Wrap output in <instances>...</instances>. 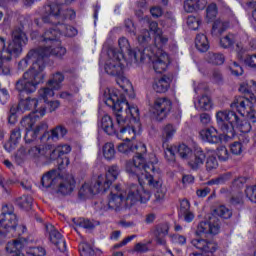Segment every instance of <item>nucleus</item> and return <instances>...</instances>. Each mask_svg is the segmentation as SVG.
<instances>
[{
    "label": "nucleus",
    "instance_id": "ea45409f",
    "mask_svg": "<svg viewBox=\"0 0 256 256\" xmlns=\"http://www.w3.org/2000/svg\"><path fill=\"white\" fill-rule=\"evenodd\" d=\"M116 83L126 93H131V91H133V85L131 84V81H129V79H127L125 76H118Z\"/></svg>",
    "mask_w": 256,
    "mask_h": 256
},
{
    "label": "nucleus",
    "instance_id": "9d476101",
    "mask_svg": "<svg viewBox=\"0 0 256 256\" xmlns=\"http://www.w3.org/2000/svg\"><path fill=\"white\" fill-rule=\"evenodd\" d=\"M119 153H124V155H131L134 153L133 160L127 161V163H135L139 165V159L137 157H141L143 161V167H149L148 165H155L157 163V158L154 154L147 153V146L143 144V142H138L135 145L127 144L122 142L118 145Z\"/></svg>",
    "mask_w": 256,
    "mask_h": 256
},
{
    "label": "nucleus",
    "instance_id": "aec40b11",
    "mask_svg": "<svg viewBox=\"0 0 256 256\" xmlns=\"http://www.w3.org/2000/svg\"><path fill=\"white\" fill-rule=\"evenodd\" d=\"M199 137L205 143H211L212 145H216L223 141L225 135L219 133V131L215 127L211 126L200 130Z\"/></svg>",
    "mask_w": 256,
    "mask_h": 256
},
{
    "label": "nucleus",
    "instance_id": "423d86ee",
    "mask_svg": "<svg viewBox=\"0 0 256 256\" xmlns=\"http://www.w3.org/2000/svg\"><path fill=\"white\" fill-rule=\"evenodd\" d=\"M231 215H233V213L229 210V208L225 206H219L213 211L212 214L207 216L206 221L200 222L198 224L196 234L200 237L218 235L219 231H221V224L217 216L221 217L222 219H231Z\"/></svg>",
    "mask_w": 256,
    "mask_h": 256
},
{
    "label": "nucleus",
    "instance_id": "a19ab883",
    "mask_svg": "<svg viewBox=\"0 0 256 256\" xmlns=\"http://www.w3.org/2000/svg\"><path fill=\"white\" fill-rule=\"evenodd\" d=\"M55 89H53L52 87L49 88V87H44V88H41L39 91H38V95L40 97V99H43V103H47V101H49V99H51L52 97H55Z\"/></svg>",
    "mask_w": 256,
    "mask_h": 256
},
{
    "label": "nucleus",
    "instance_id": "1a4fd4ad",
    "mask_svg": "<svg viewBox=\"0 0 256 256\" xmlns=\"http://www.w3.org/2000/svg\"><path fill=\"white\" fill-rule=\"evenodd\" d=\"M41 42L44 43V47L39 48L37 51L42 61L45 57H50V55L61 59L67 53V49L61 45L59 34H53V30H46L41 37Z\"/></svg>",
    "mask_w": 256,
    "mask_h": 256
},
{
    "label": "nucleus",
    "instance_id": "a18cd8bd",
    "mask_svg": "<svg viewBox=\"0 0 256 256\" xmlns=\"http://www.w3.org/2000/svg\"><path fill=\"white\" fill-rule=\"evenodd\" d=\"M17 205L18 207H21V209L29 210L31 209V206L33 205V197L31 196H22L17 199Z\"/></svg>",
    "mask_w": 256,
    "mask_h": 256
},
{
    "label": "nucleus",
    "instance_id": "3c124183",
    "mask_svg": "<svg viewBox=\"0 0 256 256\" xmlns=\"http://www.w3.org/2000/svg\"><path fill=\"white\" fill-rule=\"evenodd\" d=\"M80 256H95V250L87 242H82L79 245Z\"/></svg>",
    "mask_w": 256,
    "mask_h": 256
},
{
    "label": "nucleus",
    "instance_id": "4c0bfd02",
    "mask_svg": "<svg viewBox=\"0 0 256 256\" xmlns=\"http://www.w3.org/2000/svg\"><path fill=\"white\" fill-rule=\"evenodd\" d=\"M63 81H65V76L58 72L48 81V86L54 89V91H59L63 87Z\"/></svg>",
    "mask_w": 256,
    "mask_h": 256
},
{
    "label": "nucleus",
    "instance_id": "69168bd1",
    "mask_svg": "<svg viewBox=\"0 0 256 256\" xmlns=\"http://www.w3.org/2000/svg\"><path fill=\"white\" fill-rule=\"evenodd\" d=\"M230 203L231 205H243V203H245V198L243 197V193H238L232 196Z\"/></svg>",
    "mask_w": 256,
    "mask_h": 256
},
{
    "label": "nucleus",
    "instance_id": "de8ad7c7",
    "mask_svg": "<svg viewBox=\"0 0 256 256\" xmlns=\"http://www.w3.org/2000/svg\"><path fill=\"white\" fill-rule=\"evenodd\" d=\"M208 61L212 63V65H223V63H225V56H223V54L209 52Z\"/></svg>",
    "mask_w": 256,
    "mask_h": 256
},
{
    "label": "nucleus",
    "instance_id": "09e8293b",
    "mask_svg": "<svg viewBox=\"0 0 256 256\" xmlns=\"http://www.w3.org/2000/svg\"><path fill=\"white\" fill-rule=\"evenodd\" d=\"M203 21L201 20V17L199 16H189L187 18V25L189 29H192V31H197L199 27H201V23Z\"/></svg>",
    "mask_w": 256,
    "mask_h": 256
},
{
    "label": "nucleus",
    "instance_id": "393cba45",
    "mask_svg": "<svg viewBox=\"0 0 256 256\" xmlns=\"http://www.w3.org/2000/svg\"><path fill=\"white\" fill-rule=\"evenodd\" d=\"M27 245L28 242L25 238L13 240L12 242L7 243L6 251L7 253L12 254L11 256H25V254L21 253V249H25Z\"/></svg>",
    "mask_w": 256,
    "mask_h": 256
},
{
    "label": "nucleus",
    "instance_id": "6ab92c4d",
    "mask_svg": "<svg viewBox=\"0 0 256 256\" xmlns=\"http://www.w3.org/2000/svg\"><path fill=\"white\" fill-rule=\"evenodd\" d=\"M119 173H121V170H119V166H110L105 175H100L98 177V185H100L104 191H107L108 189H110L111 185H113V182L117 181Z\"/></svg>",
    "mask_w": 256,
    "mask_h": 256
},
{
    "label": "nucleus",
    "instance_id": "2f4dec72",
    "mask_svg": "<svg viewBox=\"0 0 256 256\" xmlns=\"http://www.w3.org/2000/svg\"><path fill=\"white\" fill-rule=\"evenodd\" d=\"M199 9H205V3L200 0H185L184 1V11L186 13H195Z\"/></svg>",
    "mask_w": 256,
    "mask_h": 256
},
{
    "label": "nucleus",
    "instance_id": "680f3d73",
    "mask_svg": "<svg viewBox=\"0 0 256 256\" xmlns=\"http://www.w3.org/2000/svg\"><path fill=\"white\" fill-rule=\"evenodd\" d=\"M244 65L250 69H256V53L252 55H247L244 58Z\"/></svg>",
    "mask_w": 256,
    "mask_h": 256
},
{
    "label": "nucleus",
    "instance_id": "c85d7f7f",
    "mask_svg": "<svg viewBox=\"0 0 256 256\" xmlns=\"http://www.w3.org/2000/svg\"><path fill=\"white\" fill-rule=\"evenodd\" d=\"M71 153V146L69 144H60L50 153V161H55L63 155H69Z\"/></svg>",
    "mask_w": 256,
    "mask_h": 256
},
{
    "label": "nucleus",
    "instance_id": "603ef678",
    "mask_svg": "<svg viewBox=\"0 0 256 256\" xmlns=\"http://www.w3.org/2000/svg\"><path fill=\"white\" fill-rule=\"evenodd\" d=\"M216 155L219 159V161H229L231 154L229 153V150H227V147L220 146L216 150Z\"/></svg>",
    "mask_w": 256,
    "mask_h": 256
},
{
    "label": "nucleus",
    "instance_id": "20e7f679",
    "mask_svg": "<svg viewBox=\"0 0 256 256\" xmlns=\"http://www.w3.org/2000/svg\"><path fill=\"white\" fill-rule=\"evenodd\" d=\"M31 68L26 71L23 78L16 82V89L19 93H35L37 87L43 83L45 75V62L39 56L38 50H31L26 57L18 63V70L25 71L29 65Z\"/></svg>",
    "mask_w": 256,
    "mask_h": 256
},
{
    "label": "nucleus",
    "instance_id": "0e129e2a",
    "mask_svg": "<svg viewBox=\"0 0 256 256\" xmlns=\"http://www.w3.org/2000/svg\"><path fill=\"white\" fill-rule=\"evenodd\" d=\"M175 155H177V146H170L165 151V157L168 161H175Z\"/></svg>",
    "mask_w": 256,
    "mask_h": 256
},
{
    "label": "nucleus",
    "instance_id": "5701e85b",
    "mask_svg": "<svg viewBox=\"0 0 256 256\" xmlns=\"http://www.w3.org/2000/svg\"><path fill=\"white\" fill-rule=\"evenodd\" d=\"M231 109H236L241 117H245V114L253 109V102L249 98L243 96H237L230 104Z\"/></svg>",
    "mask_w": 256,
    "mask_h": 256
},
{
    "label": "nucleus",
    "instance_id": "f8f14e48",
    "mask_svg": "<svg viewBox=\"0 0 256 256\" xmlns=\"http://www.w3.org/2000/svg\"><path fill=\"white\" fill-rule=\"evenodd\" d=\"M128 204L123 194L121 185H116L112 188L110 195L102 202V211H123L127 209Z\"/></svg>",
    "mask_w": 256,
    "mask_h": 256
},
{
    "label": "nucleus",
    "instance_id": "c756f323",
    "mask_svg": "<svg viewBox=\"0 0 256 256\" xmlns=\"http://www.w3.org/2000/svg\"><path fill=\"white\" fill-rule=\"evenodd\" d=\"M21 141V129L15 128L11 135H10V141L4 145V149L8 151V153H11L15 147H17V144Z\"/></svg>",
    "mask_w": 256,
    "mask_h": 256
},
{
    "label": "nucleus",
    "instance_id": "f03ea898",
    "mask_svg": "<svg viewBox=\"0 0 256 256\" xmlns=\"http://www.w3.org/2000/svg\"><path fill=\"white\" fill-rule=\"evenodd\" d=\"M104 103L113 109L120 132L118 139L133 141L141 133L139 121V108L135 104H129L125 97L115 88H106L103 95Z\"/></svg>",
    "mask_w": 256,
    "mask_h": 256
},
{
    "label": "nucleus",
    "instance_id": "dca6fc26",
    "mask_svg": "<svg viewBox=\"0 0 256 256\" xmlns=\"http://www.w3.org/2000/svg\"><path fill=\"white\" fill-rule=\"evenodd\" d=\"M22 112L32 111L36 117H45L47 108L45 103L37 98H26L19 103Z\"/></svg>",
    "mask_w": 256,
    "mask_h": 256
},
{
    "label": "nucleus",
    "instance_id": "4d7b16f0",
    "mask_svg": "<svg viewBox=\"0 0 256 256\" xmlns=\"http://www.w3.org/2000/svg\"><path fill=\"white\" fill-rule=\"evenodd\" d=\"M229 71L231 72V75H234L235 77H239L244 73L243 67L235 61L229 64Z\"/></svg>",
    "mask_w": 256,
    "mask_h": 256
},
{
    "label": "nucleus",
    "instance_id": "5fc2aeb1",
    "mask_svg": "<svg viewBox=\"0 0 256 256\" xmlns=\"http://www.w3.org/2000/svg\"><path fill=\"white\" fill-rule=\"evenodd\" d=\"M244 193L251 203H256V185L246 186Z\"/></svg>",
    "mask_w": 256,
    "mask_h": 256
},
{
    "label": "nucleus",
    "instance_id": "412c9836",
    "mask_svg": "<svg viewBox=\"0 0 256 256\" xmlns=\"http://www.w3.org/2000/svg\"><path fill=\"white\" fill-rule=\"evenodd\" d=\"M101 185H99V179L96 180V182L93 184L91 182L85 183L79 190V198L80 199H93L95 195L98 193H105Z\"/></svg>",
    "mask_w": 256,
    "mask_h": 256
},
{
    "label": "nucleus",
    "instance_id": "e433bc0d",
    "mask_svg": "<svg viewBox=\"0 0 256 256\" xmlns=\"http://www.w3.org/2000/svg\"><path fill=\"white\" fill-rule=\"evenodd\" d=\"M195 46L201 53L209 51V40L205 34H198L195 40Z\"/></svg>",
    "mask_w": 256,
    "mask_h": 256
},
{
    "label": "nucleus",
    "instance_id": "49530a36",
    "mask_svg": "<svg viewBox=\"0 0 256 256\" xmlns=\"http://www.w3.org/2000/svg\"><path fill=\"white\" fill-rule=\"evenodd\" d=\"M217 167H219V162H217V158L208 153L206 159V171H208V173H212L217 169Z\"/></svg>",
    "mask_w": 256,
    "mask_h": 256
},
{
    "label": "nucleus",
    "instance_id": "4be33fe9",
    "mask_svg": "<svg viewBox=\"0 0 256 256\" xmlns=\"http://www.w3.org/2000/svg\"><path fill=\"white\" fill-rule=\"evenodd\" d=\"M49 149V145L32 146L27 148L25 152V157L28 161H31L32 163H39V161H41V157H47Z\"/></svg>",
    "mask_w": 256,
    "mask_h": 256
},
{
    "label": "nucleus",
    "instance_id": "cd10ccee",
    "mask_svg": "<svg viewBox=\"0 0 256 256\" xmlns=\"http://www.w3.org/2000/svg\"><path fill=\"white\" fill-rule=\"evenodd\" d=\"M217 5L218 6H225V3L223 0H215V2L211 3L207 9H206V17L205 21L207 23H211L212 21H215V18L217 17Z\"/></svg>",
    "mask_w": 256,
    "mask_h": 256
},
{
    "label": "nucleus",
    "instance_id": "f704fd0d",
    "mask_svg": "<svg viewBox=\"0 0 256 256\" xmlns=\"http://www.w3.org/2000/svg\"><path fill=\"white\" fill-rule=\"evenodd\" d=\"M195 107L198 111H210L213 108V101L209 96L203 95L198 99Z\"/></svg>",
    "mask_w": 256,
    "mask_h": 256
},
{
    "label": "nucleus",
    "instance_id": "052dcab7",
    "mask_svg": "<svg viewBox=\"0 0 256 256\" xmlns=\"http://www.w3.org/2000/svg\"><path fill=\"white\" fill-rule=\"evenodd\" d=\"M151 41V32L148 30H141L140 34L138 35V42L143 44V43H149Z\"/></svg>",
    "mask_w": 256,
    "mask_h": 256
},
{
    "label": "nucleus",
    "instance_id": "f257e3e1",
    "mask_svg": "<svg viewBox=\"0 0 256 256\" xmlns=\"http://www.w3.org/2000/svg\"><path fill=\"white\" fill-rule=\"evenodd\" d=\"M148 23L150 31L155 35V46H148L143 50H131L129 40L122 37L118 40V45L122 51L119 53H122V55L125 53L124 59H127L130 65H139V63H152V67L156 73H163L164 71H167V67H169L171 60L169 58V54L163 51L161 47H163V45H167V41H169V39L163 35V32H161L159 29L157 22Z\"/></svg>",
    "mask_w": 256,
    "mask_h": 256
},
{
    "label": "nucleus",
    "instance_id": "58836bf2",
    "mask_svg": "<svg viewBox=\"0 0 256 256\" xmlns=\"http://www.w3.org/2000/svg\"><path fill=\"white\" fill-rule=\"evenodd\" d=\"M102 153L107 161L115 159V144L111 142H107L106 144H104L102 148Z\"/></svg>",
    "mask_w": 256,
    "mask_h": 256
},
{
    "label": "nucleus",
    "instance_id": "7ed1b4c3",
    "mask_svg": "<svg viewBox=\"0 0 256 256\" xmlns=\"http://www.w3.org/2000/svg\"><path fill=\"white\" fill-rule=\"evenodd\" d=\"M139 159L138 165L135 162H126L125 171L130 177L138 179L137 184H130L125 190L122 189L124 199L128 207L140 201L141 203H147L151 199L149 191L145 190V185L148 187H161V180H155L152 173H155V165L143 167V158L137 156Z\"/></svg>",
    "mask_w": 256,
    "mask_h": 256
},
{
    "label": "nucleus",
    "instance_id": "bb28decb",
    "mask_svg": "<svg viewBox=\"0 0 256 256\" xmlns=\"http://www.w3.org/2000/svg\"><path fill=\"white\" fill-rule=\"evenodd\" d=\"M203 163H205V153L201 148H198L194 151V155L190 158L188 165L191 169H199V167H203Z\"/></svg>",
    "mask_w": 256,
    "mask_h": 256
},
{
    "label": "nucleus",
    "instance_id": "bf43d9fd",
    "mask_svg": "<svg viewBox=\"0 0 256 256\" xmlns=\"http://www.w3.org/2000/svg\"><path fill=\"white\" fill-rule=\"evenodd\" d=\"M26 255L28 256H45V249L43 247L26 248Z\"/></svg>",
    "mask_w": 256,
    "mask_h": 256
},
{
    "label": "nucleus",
    "instance_id": "39448f33",
    "mask_svg": "<svg viewBox=\"0 0 256 256\" xmlns=\"http://www.w3.org/2000/svg\"><path fill=\"white\" fill-rule=\"evenodd\" d=\"M215 118L219 129L228 137H234L235 129H239L241 133L251 131V123L243 122V119L233 110H220L216 112Z\"/></svg>",
    "mask_w": 256,
    "mask_h": 256
},
{
    "label": "nucleus",
    "instance_id": "c9c22d12",
    "mask_svg": "<svg viewBox=\"0 0 256 256\" xmlns=\"http://www.w3.org/2000/svg\"><path fill=\"white\" fill-rule=\"evenodd\" d=\"M177 133V128L173 126L172 124H167L162 129V143H167V141H171L173 137H175V134Z\"/></svg>",
    "mask_w": 256,
    "mask_h": 256
},
{
    "label": "nucleus",
    "instance_id": "c03bdc74",
    "mask_svg": "<svg viewBox=\"0 0 256 256\" xmlns=\"http://www.w3.org/2000/svg\"><path fill=\"white\" fill-rule=\"evenodd\" d=\"M67 135V129L63 126H57L51 131V139L53 141H59V139H63Z\"/></svg>",
    "mask_w": 256,
    "mask_h": 256
},
{
    "label": "nucleus",
    "instance_id": "473e14b6",
    "mask_svg": "<svg viewBox=\"0 0 256 256\" xmlns=\"http://www.w3.org/2000/svg\"><path fill=\"white\" fill-rule=\"evenodd\" d=\"M101 127L103 131L107 133V135H115L116 129L113 124V119L109 115H104L101 119Z\"/></svg>",
    "mask_w": 256,
    "mask_h": 256
},
{
    "label": "nucleus",
    "instance_id": "ddd939ff",
    "mask_svg": "<svg viewBox=\"0 0 256 256\" xmlns=\"http://www.w3.org/2000/svg\"><path fill=\"white\" fill-rule=\"evenodd\" d=\"M20 125L26 130V134L24 137L26 143H33V141L37 139L41 131H47V123H37V117L33 115L25 116L21 120Z\"/></svg>",
    "mask_w": 256,
    "mask_h": 256
},
{
    "label": "nucleus",
    "instance_id": "9b49d317",
    "mask_svg": "<svg viewBox=\"0 0 256 256\" xmlns=\"http://www.w3.org/2000/svg\"><path fill=\"white\" fill-rule=\"evenodd\" d=\"M41 183L46 189L60 183L58 191L59 193H62V195H69L75 188V179L69 176L66 180H63L57 170H52L46 173L42 177Z\"/></svg>",
    "mask_w": 256,
    "mask_h": 256
},
{
    "label": "nucleus",
    "instance_id": "774afa93",
    "mask_svg": "<svg viewBox=\"0 0 256 256\" xmlns=\"http://www.w3.org/2000/svg\"><path fill=\"white\" fill-rule=\"evenodd\" d=\"M245 117L250 121V123H256V111L255 109L251 108L250 111H248L245 114Z\"/></svg>",
    "mask_w": 256,
    "mask_h": 256
},
{
    "label": "nucleus",
    "instance_id": "b1692460",
    "mask_svg": "<svg viewBox=\"0 0 256 256\" xmlns=\"http://www.w3.org/2000/svg\"><path fill=\"white\" fill-rule=\"evenodd\" d=\"M46 230L49 233L51 243L56 245L59 251H65V249H67V244L65 243V240H63V236L61 235V233H59V231L55 229V226H53L52 224H47Z\"/></svg>",
    "mask_w": 256,
    "mask_h": 256
},
{
    "label": "nucleus",
    "instance_id": "864d4df0",
    "mask_svg": "<svg viewBox=\"0 0 256 256\" xmlns=\"http://www.w3.org/2000/svg\"><path fill=\"white\" fill-rule=\"evenodd\" d=\"M73 222L75 223L76 227H81L82 229H93L95 224L85 218L74 219Z\"/></svg>",
    "mask_w": 256,
    "mask_h": 256
},
{
    "label": "nucleus",
    "instance_id": "e2e57ef3",
    "mask_svg": "<svg viewBox=\"0 0 256 256\" xmlns=\"http://www.w3.org/2000/svg\"><path fill=\"white\" fill-rule=\"evenodd\" d=\"M232 155H241L243 153V144L241 142H234L230 145Z\"/></svg>",
    "mask_w": 256,
    "mask_h": 256
},
{
    "label": "nucleus",
    "instance_id": "72a5a7b5",
    "mask_svg": "<svg viewBox=\"0 0 256 256\" xmlns=\"http://www.w3.org/2000/svg\"><path fill=\"white\" fill-rule=\"evenodd\" d=\"M256 89L255 80H245L239 84L238 91L243 95H253V91Z\"/></svg>",
    "mask_w": 256,
    "mask_h": 256
},
{
    "label": "nucleus",
    "instance_id": "8fccbe9b",
    "mask_svg": "<svg viewBox=\"0 0 256 256\" xmlns=\"http://www.w3.org/2000/svg\"><path fill=\"white\" fill-rule=\"evenodd\" d=\"M177 153L179 154L181 159H189V157L193 155V151L191 150V148H189L185 144L177 146Z\"/></svg>",
    "mask_w": 256,
    "mask_h": 256
},
{
    "label": "nucleus",
    "instance_id": "79ce46f5",
    "mask_svg": "<svg viewBox=\"0 0 256 256\" xmlns=\"http://www.w3.org/2000/svg\"><path fill=\"white\" fill-rule=\"evenodd\" d=\"M227 27H229V24L227 22L218 19L213 24L212 33L214 35H221V33H223L227 29Z\"/></svg>",
    "mask_w": 256,
    "mask_h": 256
},
{
    "label": "nucleus",
    "instance_id": "0eeeda50",
    "mask_svg": "<svg viewBox=\"0 0 256 256\" xmlns=\"http://www.w3.org/2000/svg\"><path fill=\"white\" fill-rule=\"evenodd\" d=\"M29 39L27 34L20 28L15 29L12 32V40L8 42L7 38L0 36V47H2V57L4 59H13V57H19L23 53V45H27Z\"/></svg>",
    "mask_w": 256,
    "mask_h": 256
},
{
    "label": "nucleus",
    "instance_id": "f3484780",
    "mask_svg": "<svg viewBox=\"0 0 256 256\" xmlns=\"http://www.w3.org/2000/svg\"><path fill=\"white\" fill-rule=\"evenodd\" d=\"M173 103L167 98H157L151 108V111L157 121H163L171 112Z\"/></svg>",
    "mask_w": 256,
    "mask_h": 256
},
{
    "label": "nucleus",
    "instance_id": "6e6552de",
    "mask_svg": "<svg viewBox=\"0 0 256 256\" xmlns=\"http://www.w3.org/2000/svg\"><path fill=\"white\" fill-rule=\"evenodd\" d=\"M44 11V23H54L58 29V32L57 30L52 31L53 35H55V33L58 34V38L61 37V35L65 37H75V35H77L78 32L75 27L59 23V21L63 19L59 4L45 6Z\"/></svg>",
    "mask_w": 256,
    "mask_h": 256
},
{
    "label": "nucleus",
    "instance_id": "7c9ffc66",
    "mask_svg": "<svg viewBox=\"0 0 256 256\" xmlns=\"http://www.w3.org/2000/svg\"><path fill=\"white\" fill-rule=\"evenodd\" d=\"M171 85V78L162 76L160 79L155 80L153 89L156 93H166Z\"/></svg>",
    "mask_w": 256,
    "mask_h": 256
},
{
    "label": "nucleus",
    "instance_id": "a211bd4d",
    "mask_svg": "<svg viewBox=\"0 0 256 256\" xmlns=\"http://www.w3.org/2000/svg\"><path fill=\"white\" fill-rule=\"evenodd\" d=\"M193 247H196V249H200V251H204V253H197L194 252L190 254V256H211L207 253H215L217 249H219V245H217L213 240H207V239H194L192 240Z\"/></svg>",
    "mask_w": 256,
    "mask_h": 256
},
{
    "label": "nucleus",
    "instance_id": "37998d69",
    "mask_svg": "<svg viewBox=\"0 0 256 256\" xmlns=\"http://www.w3.org/2000/svg\"><path fill=\"white\" fill-rule=\"evenodd\" d=\"M13 58L3 57V47H0V75H9L11 69L5 64V61H11Z\"/></svg>",
    "mask_w": 256,
    "mask_h": 256
},
{
    "label": "nucleus",
    "instance_id": "4468645a",
    "mask_svg": "<svg viewBox=\"0 0 256 256\" xmlns=\"http://www.w3.org/2000/svg\"><path fill=\"white\" fill-rule=\"evenodd\" d=\"M109 55L112 57L107 60L105 65V71L108 75H121V73H123L125 63L127 65H131L123 53H117L111 50Z\"/></svg>",
    "mask_w": 256,
    "mask_h": 256
},
{
    "label": "nucleus",
    "instance_id": "338daca9",
    "mask_svg": "<svg viewBox=\"0 0 256 256\" xmlns=\"http://www.w3.org/2000/svg\"><path fill=\"white\" fill-rule=\"evenodd\" d=\"M8 123L10 125H15V123H17V108H10V112L8 114Z\"/></svg>",
    "mask_w": 256,
    "mask_h": 256
},
{
    "label": "nucleus",
    "instance_id": "13d9d810",
    "mask_svg": "<svg viewBox=\"0 0 256 256\" xmlns=\"http://www.w3.org/2000/svg\"><path fill=\"white\" fill-rule=\"evenodd\" d=\"M151 189H156L155 192V199L156 201H164L165 200V195L167 194V190L163 188V181H161V185L158 187H151Z\"/></svg>",
    "mask_w": 256,
    "mask_h": 256
},
{
    "label": "nucleus",
    "instance_id": "6e6d98bb",
    "mask_svg": "<svg viewBox=\"0 0 256 256\" xmlns=\"http://www.w3.org/2000/svg\"><path fill=\"white\" fill-rule=\"evenodd\" d=\"M235 43V36L233 34H228L220 39V45L223 49H229Z\"/></svg>",
    "mask_w": 256,
    "mask_h": 256
},
{
    "label": "nucleus",
    "instance_id": "a878e982",
    "mask_svg": "<svg viewBox=\"0 0 256 256\" xmlns=\"http://www.w3.org/2000/svg\"><path fill=\"white\" fill-rule=\"evenodd\" d=\"M154 235L158 245H165L167 243L165 237L169 235V224H159L156 226Z\"/></svg>",
    "mask_w": 256,
    "mask_h": 256
},
{
    "label": "nucleus",
    "instance_id": "2eb2a0df",
    "mask_svg": "<svg viewBox=\"0 0 256 256\" xmlns=\"http://www.w3.org/2000/svg\"><path fill=\"white\" fill-rule=\"evenodd\" d=\"M0 226L2 229L8 231V233L15 231L17 227V215H15L13 206H9L7 204L2 206L0 214Z\"/></svg>",
    "mask_w": 256,
    "mask_h": 256
}]
</instances>
